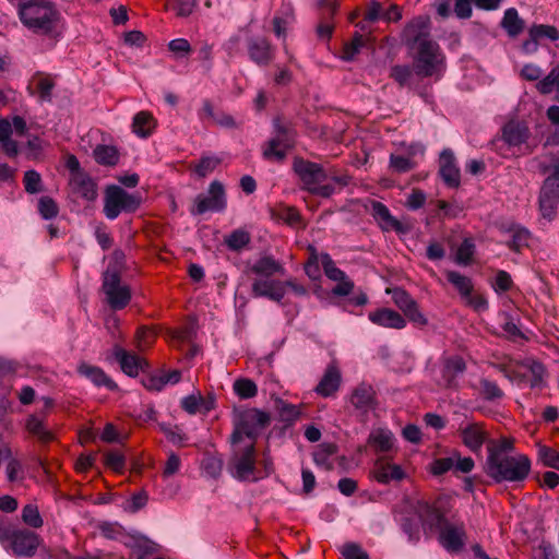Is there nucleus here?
Masks as SVG:
<instances>
[{"mask_svg":"<svg viewBox=\"0 0 559 559\" xmlns=\"http://www.w3.org/2000/svg\"><path fill=\"white\" fill-rule=\"evenodd\" d=\"M447 280L459 290L462 297H468L473 292V283L469 277L455 271L447 272Z\"/></svg>","mask_w":559,"mask_h":559,"instance_id":"a19ab883","label":"nucleus"},{"mask_svg":"<svg viewBox=\"0 0 559 559\" xmlns=\"http://www.w3.org/2000/svg\"><path fill=\"white\" fill-rule=\"evenodd\" d=\"M480 390L485 400L493 401L501 399L503 396L502 390L498 386V384L488 379L480 380Z\"/></svg>","mask_w":559,"mask_h":559,"instance_id":"4d7b16f0","label":"nucleus"},{"mask_svg":"<svg viewBox=\"0 0 559 559\" xmlns=\"http://www.w3.org/2000/svg\"><path fill=\"white\" fill-rule=\"evenodd\" d=\"M3 456L8 459V463L5 465V476L8 481L12 484L23 483L26 475L22 462L19 459L12 456L10 448L3 449Z\"/></svg>","mask_w":559,"mask_h":559,"instance_id":"473e14b6","label":"nucleus"},{"mask_svg":"<svg viewBox=\"0 0 559 559\" xmlns=\"http://www.w3.org/2000/svg\"><path fill=\"white\" fill-rule=\"evenodd\" d=\"M415 74V67L412 69L409 66L396 64L391 68L390 76L401 86H411Z\"/></svg>","mask_w":559,"mask_h":559,"instance_id":"79ce46f5","label":"nucleus"},{"mask_svg":"<svg viewBox=\"0 0 559 559\" xmlns=\"http://www.w3.org/2000/svg\"><path fill=\"white\" fill-rule=\"evenodd\" d=\"M365 44V37L360 34H356L353 40L345 45L343 58L345 60H353Z\"/></svg>","mask_w":559,"mask_h":559,"instance_id":"680f3d73","label":"nucleus"},{"mask_svg":"<svg viewBox=\"0 0 559 559\" xmlns=\"http://www.w3.org/2000/svg\"><path fill=\"white\" fill-rule=\"evenodd\" d=\"M23 183L25 191L29 194H35L43 191L41 176L34 169L25 171Z\"/></svg>","mask_w":559,"mask_h":559,"instance_id":"3c124183","label":"nucleus"},{"mask_svg":"<svg viewBox=\"0 0 559 559\" xmlns=\"http://www.w3.org/2000/svg\"><path fill=\"white\" fill-rule=\"evenodd\" d=\"M388 294L392 295V299L396 307L403 311L404 316L417 326H426L428 319L420 311L416 300L404 289L393 288L388 289Z\"/></svg>","mask_w":559,"mask_h":559,"instance_id":"f8f14e48","label":"nucleus"},{"mask_svg":"<svg viewBox=\"0 0 559 559\" xmlns=\"http://www.w3.org/2000/svg\"><path fill=\"white\" fill-rule=\"evenodd\" d=\"M459 433L463 444L474 453L481 450L487 439V432L479 423H469L465 426H460Z\"/></svg>","mask_w":559,"mask_h":559,"instance_id":"aec40b11","label":"nucleus"},{"mask_svg":"<svg viewBox=\"0 0 559 559\" xmlns=\"http://www.w3.org/2000/svg\"><path fill=\"white\" fill-rule=\"evenodd\" d=\"M249 58L260 67L269 66L274 59L275 49L264 37H251L247 41Z\"/></svg>","mask_w":559,"mask_h":559,"instance_id":"dca6fc26","label":"nucleus"},{"mask_svg":"<svg viewBox=\"0 0 559 559\" xmlns=\"http://www.w3.org/2000/svg\"><path fill=\"white\" fill-rule=\"evenodd\" d=\"M352 405L361 411H368L374 404V391L371 385L361 383L355 388L350 395Z\"/></svg>","mask_w":559,"mask_h":559,"instance_id":"2f4dec72","label":"nucleus"},{"mask_svg":"<svg viewBox=\"0 0 559 559\" xmlns=\"http://www.w3.org/2000/svg\"><path fill=\"white\" fill-rule=\"evenodd\" d=\"M276 408L283 420L290 421L295 420L299 416L298 408L289 403H286L283 400H276Z\"/></svg>","mask_w":559,"mask_h":559,"instance_id":"e2e57ef3","label":"nucleus"},{"mask_svg":"<svg viewBox=\"0 0 559 559\" xmlns=\"http://www.w3.org/2000/svg\"><path fill=\"white\" fill-rule=\"evenodd\" d=\"M407 514L401 520V527L407 535L408 542L416 544L420 539L419 524L426 534L442 527L444 515L436 507L423 499H408Z\"/></svg>","mask_w":559,"mask_h":559,"instance_id":"f257e3e1","label":"nucleus"},{"mask_svg":"<svg viewBox=\"0 0 559 559\" xmlns=\"http://www.w3.org/2000/svg\"><path fill=\"white\" fill-rule=\"evenodd\" d=\"M10 539L12 551L17 557L33 556L39 545L37 534L26 530L14 532Z\"/></svg>","mask_w":559,"mask_h":559,"instance_id":"f3484780","label":"nucleus"},{"mask_svg":"<svg viewBox=\"0 0 559 559\" xmlns=\"http://www.w3.org/2000/svg\"><path fill=\"white\" fill-rule=\"evenodd\" d=\"M464 530L462 526L444 525L440 532L439 540L449 551H459L464 545Z\"/></svg>","mask_w":559,"mask_h":559,"instance_id":"cd10ccee","label":"nucleus"},{"mask_svg":"<svg viewBox=\"0 0 559 559\" xmlns=\"http://www.w3.org/2000/svg\"><path fill=\"white\" fill-rule=\"evenodd\" d=\"M234 452L230 460L231 474L239 480H247L255 469V448L253 441L243 442V445H233Z\"/></svg>","mask_w":559,"mask_h":559,"instance_id":"1a4fd4ad","label":"nucleus"},{"mask_svg":"<svg viewBox=\"0 0 559 559\" xmlns=\"http://www.w3.org/2000/svg\"><path fill=\"white\" fill-rule=\"evenodd\" d=\"M141 204L138 193H129L118 186H110L105 193L104 213L107 218L115 219L121 212H135Z\"/></svg>","mask_w":559,"mask_h":559,"instance_id":"0eeeda50","label":"nucleus"},{"mask_svg":"<svg viewBox=\"0 0 559 559\" xmlns=\"http://www.w3.org/2000/svg\"><path fill=\"white\" fill-rule=\"evenodd\" d=\"M21 518L26 525L33 528H39L44 523L38 507L33 503L23 507Z\"/></svg>","mask_w":559,"mask_h":559,"instance_id":"a18cd8bd","label":"nucleus"},{"mask_svg":"<svg viewBox=\"0 0 559 559\" xmlns=\"http://www.w3.org/2000/svg\"><path fill=\"white\" fill-rule=\"evenodd\" d=\"M78 372L91 380L97 386H106L109 390H115L117 384L97 366H92L86 362H81L78 366Z\"/></svg>","mask_w":559,"mask_h":559,"instance_id":"bb28decb","label":"nucleus"},{"mask_svg":"<svg viewBox=\"0 0 559 559\" xmlns=\"http://www.w3.org/2000/svg\"><path fill=\"white\" fill-rule=\"evenodd\" d=\"M103 290L110 308L114 310L123 309L131 299L129 286L121 284V278L116 272H105Z\"/></svg>","mask_w":559,"mask_h":559,"instance_id":"9b49d317","label":"nucleus"},{"mask_svg":"<svg viewBox=\"0 0 559 559\" xmlns=\"http://www.w3.org/2000/svg\"><path fill=\"white\" fill-rule=\"evenodd\" d=\"M32 84L35 86L40 102H51L52 91L56 85V78L53 75L44 72H36L32 78Z\"/></svg>","mask_w":559,"mask_h":559,"instance_id":"c756f323","label":"nucleus"},{"mask_svg":"<svg viewBox=\"0 0 559 559\" xmlns=\"http://www.w3.org/2000/svg\"><path fill=\"white\" fill-rule=\"evenodd\" d=\"M531 135L530 129L525 123L519 121H509L502 128L501 140L492 141L493 148L500 151V142H503L509 147H519L526 143Z\"/></svg>","mask_w":559,"mask_h":559,"instance_id":"2eb2a0df","label":"nucleus"},{"mask_svg":"<svg viewBox=\"0 0 559 559\" xmlns=\"http://www.w3.org/2000/svg\"><path fill=\"white\" fill-rule=\"evenodd\" d=\"M531 460L525 454H514L486 460L485 472L496 483H523L530 475Z\"/></svg>","mask_w":559,"mask_h":559,"instance_id":"7ed1b4c3","label":"nucleus"},{"mask_svg":"<svg viewBox=\"0 0 559 559\" xmlns=\"http://www.w3.org/2000/svg\"><path fill=\"white\" fill-rule=\"evenodd\" d=\"M514 450V440L511 438H500L499 440H491L487 445V459L502 457L512 455Z\"/></svg>","mask_w":559,"mask_h":559,"instance_id":"e433bc0d","label":"nucleus"},{"mask_svg":"<svg viewBox=\"0 0 559 559\" xmlns=\"http://www.w3.org/2000/svg\"><path fill=\"white\" fill-rule=\"evenodd\" d=\"M368 318L373 324L382 328L401 330L406 326V320L403 316L389 308L371 311Z\"/></svg>","mask_w":559,"mask_h":559,"instance_id":"b1692460","label":"nucleus"},{"mask_svg":"<svg viewBox=\"0 0 559 559\" xmlns=\"http://www.w3.org/2000/svg\"><path fill=\"white\" fill-rule=\"evenodd\" d=\"M293 168L304 188L309 192L323 198H329L334 193V187L331 183H323L328 176L321 165L304 158H295Z\"/></svg>","mask_w":559,"mask_h":559,"instance_id":"423d86ee","label":"nucleus"},{"mask_svg":"<svg viewBox=\"0 0 559 559\" xmlns=\"http://www.w3.org/2000/svg\"><path fill=\"white\" fill-rule=\"evenodd\" d=\"M310 250L311 257L305 265V272L311 280H317L320 277V255L316 253V250L313 248H310Z\"/></svg>","mask_w":559,"mask_h":559,"instance_id":"69168bd1","label":"nucleus"},{"mask_svg":"<svg viewBox=\"0 0 559 559\" xmlns=\"http://www.w3.org/2000/svg\"><path fill=\"white\" fill-rule=\"evenodd\" d=\"M414 66L419 78L440 79L445 69V58L438 43L426 41L414 49Z\"/></svg>","mask_w":559,"mask_h":559,"instance_id":"39448f33","label":"nucleus"},{"mask_svg":"<svg viewBox=\"0 0 559 559\" xmlns=\"http://www.w3.org/2000/svg\"><path fill=\"white\" fill-rule=\"evenodd\" d=\"M251 241V235L243 228H237L224 237V243L231 251L239 252Z\"/></svg>","mask_w":559,"mask_h":559,"instance_id":"4c0bfd02","label":"nucleus"},{"mask_svg":"<svg viewBox=\"0 0 559 559\" xmlns=\"http://www.w3.org/2000/svg\"><path fill=\"white\" fill-rule=\"evenodd\" d=\"M156 127V121L153 115L148 111L138 112L132 122V131L140 138H147L151 135Z\"/></svg>","mask_w":559,"mask_h":559,"instance_id":"72a5a7b5","label":"nucleus"},{"mask_svg":"<svg viewBox=\"0 0 559 559\" xmlns=\"http://www.w3.org/2000/svg\"><path fill=\"white\" fill-rule=\"evenodd\" d=\"M275 134L263 146L262 155L272 162H283L289 148L294 145V133L282 126L280 120L274 121Z\"/></svg>","mask_w":559,"mask_h":559,"instance_id":"6e6552de","label":"nucleus"},{"mask_svg":"<svg viewBox=\"0 0 559 559\" xmlns=\"http://www.w3.org/2000/svg\"><path fill=\"white\" fill-rule=\"evenodd\" d=\"M528 238L530 231L527 229H516L509 246L512 250L520 251L522 247L527 246Z\"/></svg>","mask_w":559,"mask_h":559,"instance_id":"774afa93","label":"nucleus"},{"mask_svg":"<svg viewBox=\"0 0 559 559\" xmlns=\"http://www.w3.org/2000/svg\"><path fill=\"white\" fill-rule=\"evenodd\" d=\"M466 369L465 361L460 356L450 357L445 360L442 376L445 381L447 386H451L456 378V376L463 373Z\"/></svg>","mask_w":559,"mask_h":559,"instance_id":"c9c22d12","label":"nucleus"},{"mask_svg":"<svg viewBox=\"0 0 559 559\" xmlns=\"http://www.w3.org/2000/svg\"><path fill=\"white\" fill-rule=\"evenodd\" d=\"M475 252V245L472 239H464L459 246L455 254V262L462 265H468L472 262Z\"/></svg>","mask_w":559,"mask_h":559,"instance_id":"8fccbe9b","label":"nucleus"},{"mask_svg":"<svg viewBox=\"0 0 559 559\" xmlns=\"http://www.w3.org/2000/svg\"><path fill=\"white\" fill-rule=\"evenodd\" d=\"M402 40L412 50L421 47L423 43L433 41L430 38L429 19L424 16L413 19L404 27Z\"/></svg>","mask_w":559,"mask_h":559,"instance_id":"ddd939ff","label":"nucleus"},{"mask_svg":"<svg viewBox=\"0 0 559 559\" xmlns=\"http://www.w3.org/2000/svg\"><path fill=\"white\" fill-rule=\"evenodd\" d=\"M536 88L540 94H550L555 88L559 90V67H555L551 71L536 84Z\"/></svg>","mask_w":559,"mask_h":559,"instance_id":"37998d69","label":"nucleus"},{"mask_svg":"<svg viewBox=\"0 0 559 559\" xmlns=\"http://www.w3.org/2000/svg\"><path fill=\"white\" fill-rule=\"evenodd\" d=\"M271 424L270 414L258 408L239 412L234 420V431L230 436L231 445L248 441L255 444L257 438Z\"/></svg>","mask_w":559,"mask_h":559,"instance_id":"20e7f679","label":"nucleus"},{"mask_svg":"<svg viewBox=\"0 0 559 559\" xmlns=\"http://www.w3.org/2000/svg\"><path fill=\"white\" fill-rule=\"evenodd\" d=\"M111 355L119 364L122 372L129 377H136L141 371H145L148 368V364L143 357L126 350L118 344L112 346Z\"/></svg>","mask_w":559,"mask_h":559,"instance_id":"4468645a","label":"nucleus"},{"mask_svg":"<svg viewBox=\"0 0 559 559\" xmlns=\"http://www.w3.org/2000/svg\"><path fill=\"white\" fill-rule=\"evenodd\" d=\"M320 261L328 278L334 282L344 280L347 275L338 269L329 253H321Z\"/></svg>","mask_w":559,"mask_h":559,"instance_id":"c03bdc74","label":"nucleus"},{"mask_svg":"<svg viewBox=\"0 0 559 559\" xmlns=\"http://www.w3.org/2000/svg\"><path fill=\"white\" fill-rule=\"evenodd\" d=\"M168 49L177 58L187 57L191 53L192 47L186 38H176L168 43Z\"/></svg>","mask_w":559,"mask_h":559,"instance_id":"13d9d810","label":"nucleus"},{"mask_svg":"<svg viewBox=\"0 0 559 559\" xmlns=\"http://www.w3.org/2000/svg\"><path fill=\"white\" fill-rule=\"evenodd\" d=\"M373 476L380 484H389L392 480L400 481L405 478V472L400 465L391 464L384 460L374 463Z\"/></svg>","mask_w":559,"mask_h":559,"instance_id":"a878e982","label":"nucleus"},{"mask_svg":"<svg viewBox=\"0 0 559 559\" xmlns=\"http://www.w3.org/2000/svg\"><path fill=\"white\" fill-rule=\"evenodd\" d=\"M93 156L98 164L105 166H115L119 160V153L112 145H97L94 148Z\"/></svg>","mask_w":559,"mask_h":559,"instance_id":"ea45409f","label":"nucleus"},{"mask_svg":"<svg viewBox=\"0 0 559 559\" xmlns=\"http://www.w3.org/2000/svg\"><path fill=\"white\" fill-rule=\"evenodd\" d=\"M552 178H546L539 194V210L543 217L552 219L556 213L559 189L551 187Z\"/></svg>","mask_w":559,"mask_h":559,"instance_id":"4be33fe9","label":"nucleus"},{"mask_svg":"<svg viewBox=\"0 0 559 559\" xmlns=\"http://www.w3.org/2000/svg\"><path fill=\"white\" fill-rule=\"evenodd\" d=\"M158 427L166 438L176 445H181L187 440L178 427H170L166 424H159Z\"/></svg>","mask_w":559,"mask_h":559,"instance_id":"052dcab7","label":"nucleus"},{"mask_svg":"<svg viewBox=\"0 0 559 559\" xmlns=\"http://www.w3.org/2000/svg\"><path fill=\"white\" fill-rule=\"evenodd\" d=\"M221 159L216 156H203L194 166V171L199 177H205L219 165Z\"/></svg>","mask_w":559,"mask_h":559,"instance_id":"5fc2aeb1","label":"nucleus"},{"mask_svg":"<svg viewBox=\"0 0 559 559\" xmlns=\"http://www.w3.org/2000/svg\"><path fill=\"white\" fill-rule=\"evenodd\" d=\"M342 382V376L340 369L335 365H329L316 386V392L322 397H330L334 395Z\"/></svg>","mask_w":559,"mask_h":559,"instance_id":"393cba45","label":"nucleus"},{"mask_svg":"<svg viewBox=\"0 0 559 559\" xmlns=\"http://www.w3.org/2000/svg\"><path fill=\"white\" fill-rule=\"evenodd\" d=\"M69 185L73 193L85 199L86 201L96 200L97 186L87 174L83 171H76V174H71Z\"/></svg>","mask_w":559,"mask_h":559,"instance_id":"412c9836","label":"nucleus"},{"mask_svg":"<svg viewBox=\"0 0 559 559\" xmlns=\"http://www.w3.org/2000/svg\"><path fill=\"white\" fill-rule=\"evenodd\" d=\"M371 214L373 218L379 223L382 230H394L402 234L406 231L404 225L391 215L388 206L383 203L373 201L371 204Z\"/></svg>","mask_w":559,"mask_h":559,"instance_id":"5701e85b","label":"nucleus"},{"mask_svg":"<svg viewBox=\"0 0 559 559\" xmlns=\"http://www.w3.org/2000/svg\"><path fill=\"white\" fill-rule=\"evenodd\" d=\"M530 371L532 373L531 386H540L546 374L545 367L538 361H532L530 364Z\"/></svg>","mask_w":559,"mask_h":559,"instance_id":"338daca9","label":"nucleus"},{"mask_svg":"<svg viewBox=\"0 0 559 559\" xmlns=\"http://www.w3.org/2000/svg\"><path fill=\"white\" fill-rule=\"evenodd\" d=\"M249 271L257 276L271 277L275 274H283L284 267L273 257L263 255L249 267Z\"/></svg>","mask_w":559,"mask_h":559,"instance_id":"7c9ffc66","label":"nucleus"},{"mask_svg":"<svg viewBox=\"0 0 559 559\" xmlns=\"http://www.w3.org/2000/svg\"><path fill=\"white\" fill-rule=\"evenodd\" d=\"M416 167V163L412 156H402L391 154L390 168L399 174L407 173Z\"/></svg>","mask_w":559,"mask_h":559,"instance_id":"de8ad7c7","label":"nucleus"},{"mask_svg":"<svg viewBox=\"0 0 559 559\" xmlns=\"http://www.w3.org/2000/svg\"><path fill=\"white\" fill-rule=\"evenodd\" d=\"M251 290L254 297H266L276 302H281L285 297L283 282L270 277L254 280Z\"/></svg>","mask_w":559,"mask_h":559,"instance_id":"6ab92c4d","label":"nucleus"},{"mask_svg":"<svg viewBox=\"0 0 559 559\" xmlns=\"http://www.w3.org/2000/svg\"><path fill=\"white\" fill-rule=\"evenodd\" d=\"M25 429L41 443H49L55 439L53 432L37 415L32 414L25 419Z\"/></svg>","mask_w":559,"mask_h":559,"instance_id":"c85d7f7f","label":"nucleus"},{"mask_svg":"<svg viewBox=\"0 0 559 559\" xmlns=\"http://www.w3.org/2000/svg\"><path fill=\"white\" fill-rule=\"evenodd\" d=\"M538 459L545 466L559 471V452L547 445L537 444Z\"/></svg>","mask_w":559,"mask_h":559,"instance_id":"49530a36","label":"nucleus"},{"mask_svg":"<svg viewBox=\"0 0 559 559\" xmlns=\"http://www.w3.org/2000/svg\"><path fill=\"white\" fill-rule=\"evenodd\" d=\"M341 554L345 559H370L361 546L353 542L345 543L341 548Z\"/></svg>","mask_w":559,"mask_h":559,"instance_id":"6e6d98bb","label":"nucleus"},{"mask_svg":"<svg viewBox=\"0 0 559 559\" xmlns=\"http://www.w3.org/2000/svg\"><path fill=\"white\" fill-rule=\"evenodd\" d=\"M439 164V173L444 183L450 188H457L461 183V173L455 163L454 153L450 148L441 152Z\"/></svg>","mask_w":559,"mask_h":559,"instance_id":"a211bd4d","label":"nucleus"},{"mask_svg":"<svg viewBox=\"0 0 559 559\" xmlns=\"http://www.w3.org/2000/svg\"><path fill=\"white\" fill-rule=\"evenodd\" d=\"M198 0H173L171 8L179 17H187L192 14Z\"/></svg>","mask_w":559,"mask_h":559,"instance_id":"bf43d9fd","label":"nucleus"},{"mask_svg":"<svg viewBox=\"0 0 559 559\" xmlns=\"http://www.w3.org/2000/svg\"><path fill=\"white\" fill-rule=\"evenodd\" d=\"M226 207V194L222 182L214 180L210 183L207 194H199L191 209L192 215H202L205 212H221Z\"/></svg>","mask_w":559,"mask_h":559,"instance_id":"9d476101","label":"nucleus"},{"mask_svg":"<svg viewBox=\"0 0 559 559\" xmlns=\"http://www.w3.org/2000/svg\"><path fill=\"white\" fill-rule=\"evenodd\" d=\"M38 212L44 219L55 218L59 213V206L50 197H41L38 200Z\"/></svg>","mask_w":559,"mask_h":559,"instance_id":"864d4df0","label":"nucleus"},{"mask_svg":"<svg viewBox=\"0 0 559 559\" xmlns=\"http://www.w3.org/2000/svg\"><path fill=\"white\" fill-rule=\"evenodd\" d=\"M501 27L507 32V34L510 37H516L523 32L525 23L520 17L516 9L510 8L506 10L503 14Z\"/></svg>","mask_w":559,"mask_h":559,"instance_id":"f704fd0d","label":"nucleus"},{"mask_svg":"<svg viewBox=\"0 0 559 559\" xmlns=\"http://www.w3.org/2000/svg\"><path fill=\"white\" fill-rule=\"evenodd\" d=\"M393 441L392 432L386 429L373 430L368 439L369 444L380 452L389 451L393 447Z\"/></svg>","mask_w":559,"mask_h":559,"instance_id":"58836bf2","label":"nucleus"},{"mask_svg":"<svg viewBox=\"0 0 559 559\" xmlns=\"http://www.w3.org/2000/svg\"><path fill=\"white\" fill-rule=\"evenodd\" d=\"M22 24L37 35H52L60 21V12L49 0H23L19 3Z\"/></svg>","mask_w":559,"mask_h":559,"instance_id":"f03ea898","label":"nucleus"},{"mask_svg":"<svg viewBox=\"0 0 559 559\" xmlns=\"http://www.w3.org/2000/svg\"><path fill=\"white\" fill-rule=\"evenodd\" d=\"M234 391L240 399H251L257 395V384L247 378L237 379L234 382Z\"/></svg>","mask_w":559,"mask_h":559,"instance_id":"09e8293b","label":"nucleus"},{"mask_svg":"<svg viewBox=\"0 0 559 559\" xmlns=\"http://www.w3.org/2000/svg\"><path fill=\"white\" fill-rule=\"evenodd\" d=\"M105 464L112 471L121 473L124 469V456L116 451L106 454Z\"/></svg>","mask_w":559,"mask_h":559,"instance_id":"0e129e2a","label":"nucleus"},{"mask_svg":"<svg viewBox=\"0 0 559 559\" xmlns=\"http://www.w3.org/2000/svg\"><path fill=\"white\" fill-rule=\"evenodd\" d=\"M530 37L534 39L547 37L555 41L559 39V31L552 25L535 24L530 28Z\"/></svg>","mask_w":559,"mask_h":559,"instance_id":"603ef678","label":"nucleus"}]
</instances>
